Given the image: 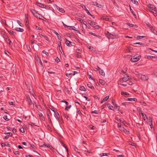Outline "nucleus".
I'll use <instances>...</instances> for the list:
<instances>
[{"label": "nucleus", "mask_w": 157, "mask_h": 157, "mask_svg": "<svg viewBox=\"0 0 157 157\" xmlns=\"http://www.w3.org/2000/svg\"><path fill=\"white\" fill-rule=\"evenodd\" d=\"M89 21V22L88 23L91 26H92L93 27L95 26L96 23L95 22L93 21Z\"/></svg>", "instance_id": "obj_17"}, {"label": "nucleus", "mask_w": 157, "mask_h": 157, "mask_svg": "<svg viewBox=\"0 0 157 157\" xmlns=\"http://www.w3.org/2000/svg\"><path fill=\"white\" fill-rule=\"evenodd\" d=\"M107 106H108V108L111 109V110H112V109L113 108V107L112 105L111 104H108V105H107Z\"/></svg>", "instance_id": "obj_37"}, {"label": "nucleus", "mask_w": 157, "mask_h": 157, "mask_svg": "<svg viewBox=\"0 0 157 157\" xmlns=\"http://www.w3.org/2000/svg\"><path fill=\"white\" fill-rule=\"evenodd\" d=\"M17 22L18 23V24L19 25L21 26L22 27L23 26V25L19 21H17Z\"/></svg>", "instance_id": "obj_47"}, {"label": "nucleus", "mask_w": 157, "mask_h": 157, "mask_svg": "<svg viewBox=\"0 0 157 157\" xmlns=\"http://www.w3.org/2000/svg\"><path fill=\"white\" fill-rule=\"evenodd\" d=\"M148 7L150 8L149 10H151V9H155V7L154 6L151 4H149L148 5Z\"/></svg>", "instance_id": "obj_25"}, {"label": "nucleus", "mask_w": 157, "mask_h": 157, "mask_svg": "<svg viewBox=\"0 0 157 157\" xmlns=\"http://www.w3.org/2000/svg\"><path fill=\"white\" fill-rule=\"evenodd\" d=\"M49 108L54 113L56 112V111L55 110V108L53 106H50Z\"/></svg>", "instance_id": "obj_41"}, {"label": "nucleus", "mask_w": 157, "mask_h": 157, "mask_svg": "<svg viewBox=\"0 0 157 157\" xmlns=\"http://www.w3.org/2000/svg\"><path fill=\"white\" fill-rule=\"evenodd\" d=\"M15 30L17 31L20 32H23L24 31V29H23L20 28H16L15 29Z\"/></svg>", "instance_id": "obj_24"}, {"label": "nucleus", "mask_w": 157, "mask_h": 157, "mask_svg": "<svg viewBox=\"0 0 157 157\" xmlns=\"http://www.w3.org/2000/svg\"><path fill=\"white\" fill-rule=\"evenodd\" d=\"M101 18L102 19L106 21H108L109 19L108 17L106 16L102 17H101Z\"/></svg>", "instance_id": "obj_27"}, {"label": "nucleus", "mask_w": 157, "mask_h": 157, "mask_svg": "<svg viewBox=\"0 0 157 157\" xmlns=\"http://www.w3.org/2000/svg\"><path fill=\"white\" fill-rule=\"evenodd\" d=\"M99 82L103 86H105L106 85V82L103 80L100 79L99 80Z\"/></svg>", "instance_id": "obj_13"}, {"label": "nucleus", "mask_w": 157, "mask_h": 157, "mask_svg": "<svg viewBox=\"0 0 157 157\" xmlns=\"http://www.w3.org/2000/svg\"><path fill=\"white\" fill-rule=\"evenodd\" d=\"M149 121L150 122V126L151 128L152 129L153 128L152 126V118L151 117H149Z\"/></svg>", "instance_id": "obj_8"}, {"label": "nucleus", "mask_w": 157, "mask_h": 157, "mask_svg": "<svg viewBox=\"0 0 157 157\" xmlns=\"http://www.w3.org/2000/svg\"><path fill=\"white\" fill-rule=\"evenodd\" d=\"M51 150H52V151L55 152L56 153V152H57V151L56 149L55 148H53L52 147L50 149Z\"/></svg>", "instance_id": "obj_38"}, {"label": "nucleus", "mask_w": 157, "mask_h": 157, "mask_svg": "<svg viewBox=\"0 0 157 157\" xmlns=\"http://www.w3.org/2000/svg\"><path fill=\"white\" fill-rule=\"evenodd\" d=\"M76 20L79 21L81 23H82V22H84L83 21L82 19L79 18L78 17H76Z\"/></svg>", "instance_id": "obj_36"}, {"label": "nucleus", "mask_w": 157, "mask_h": 157, "mask_svg": "<svg viewBox=\"0 0 157 157\" xmlns=\"http://www.w3.org/2000/svg\"><path fill=\"white\" fill-rule=\"evenodd\" d=\"M149 10L150 12H152L154 14H156L157 15V12L156 11V10H154L152 9H151V10Z\"/></svg>", "instance_id": "obj_33"}, {"label": "nucleus", "mask_w": 157, "mask_h": 157, "mask_svg": "<svg viewBox=\"0 0 157 157\" xmlns=\"http://www.w3.org/2000/svg\"><path fill=\"white\" fill-rule=\"evenodd\" d=\"M61 102H64L67 105H68V102L67 101H63V100H62L61 101Z\"/></svg>", "instance_id": "obj_57"}, {"label": "nucleus", "mask_w": 157, "mask_h": 157, "mask_svg": "<svg viewBox=\"0 0 157 157\" xmlns=\"http://www.w3.org/2000/svg\"><path fill=\"white\" fill-rule=\"evenodd\" d=\"M140 59L139 56H135L131 59V61L132 62H136L138 61Z\"/></svg>", "instance_id": "obj_3"}, {"label": "nucleus", "mask_w": 157, "mask_h": 157, "mask_svg": "<svg viewBox=\"0 0 157 157\" xmlns=\"http://www.w3.org/2000/svg\"><path fill=\"white\" fill-rule=\"evenodd\" d=\"M54 113L55 114V117L58 120V121H61L62 119L60 117V116H59V113L56 111V112Z\"/></svg>", "instance_id": "obj_5"}, {"label": "nucleus", "mask_w": 157, "mask_h": 157, "mask_svg": "<svg viewBox=\"0 0 157 157\" xmlns=\"http://www.w3.org/2000/svg\"><path fill=\"white\" fill-rule=\"evenodd\" d=\"M44 8H45L46 9H48V10H52L53 11V12H54V10L52 8V9H51V8L49 6H47L46 5H45V6L44 7Z\"/></svg>", "instance_id": "obj_29"}, {"label": "nucleus", "mask_w": 157, "mask_h": 157, "mask_svg": "<svg viewBox=\"0 0 157 157\" xmlns=\"http://www.w3.org/2000/svg\"><path fill=\"white\" fill-rule=\"evenodd\" d=\"M121 131H123L126 134H128L129 132L128 131H127L126 129L124 128H121V129L120 130Z\"/></svg>", "instance_id": "obj_28"}, {"label": "nucleus", "mask_w": 157, "mask_h": 157, "mask_svg": "<svg viewBox=\"0 0 157 157\" xmlns=\"http://www.w3.org/2000/svg\"><path fill=\"white\" fill-rule=\"evenodd\" d=\"M42 146L44 147H47L49 148L50 149L52 147V146L49 144H43Z\"/></svg>", "instance_id": "obj_20"}, {"label": "nucleus", "mask_w": 157, "mask_h": 157, "mask_svg": "<svg viewBox=\"0 0 157 157\" xmlns=\"http://www.w3.org/2000/svg\"><path fill=\"white\" fill-rule=\"evenodd\" d=\"M27 48L28 51L29 52H31V49L30 47L27 46Z\"/></svg>", "instance_id": "obj_56"}, {"label": "nucleus", "mask_w": 157, "mask_h": 157, "mask_svg": "<svg viewBox=\"0 0 157 157\" xmlns=\"http://www.w3.org/2000/svg\"><path fill=\"white\" fill-rule=\"evenodd\" d=\"M98 69L99 70V73L101 75L104 76L105 75V73L104 72V71L101 69L99 67H98Z\"/></svg>", "instance_id": "obj_12"}, {"label": "nucleus", "mask_w": 157, "mask_h": 157, "mask_svg": "<svg viewBox=\"0 0 157 157\" xmlns=\"http://www.w3.org/2000/svg\"><path fill=\"white\" fill-rule=\"evenodd\" d=\"M71 105H69L67 106H67L65 108V110L66 111H68V109H70L71 107Z\"/></svg>", "instance_id": "obj_40"}, {"label": "nucleus", "mask_w": 157, "mask_h": 157, "mask_svg": "<svg viewBox=\"0 0 157 157\" xmlns=\"http://www.w3.org/2000/svg\"><path fill=\"white\" fill-rule=\"evenodd\" d=\"M27 100L29 105H31L33 104L31 99L29 97H27Z\"/></svg>", "instance_id": "obj_14"}, {"label": "nucleus", "mask_w": 157, "mask_h": 157, "mask_svg": "<svg viewBox=\"0 0 157 157\" xmlns=\"http://www.w3.org/2000/svg\"><path fill=\"white\" fill-rule=\"evenodd\" d=\"M82 8L86 11V12L87 13V14H90V12L86 9V6L84 5H83L82 6Z\"/></svg>", "instance_id": "obj_19"}, {"label": "nucleus", "mask_w": 157, "mask_h": 157, "mask_svg": "<svg viewBox=\"0 0 157 157\" xmlns=\"http://www.w3.org/2000/svg\"><path fill=\"white\" fill-rule=\"evenodd\" d=\"M100 156L101 157H102L103 156H105V155H107V153H102V154H101L100 155Z\"/></svg>", "instance_id": "obj_50"}, {"label": "nucleus", "mask_w": 157, "mask_h": 157, "mask_svg": "<svg viewBox=\"0 0 157 157\" xmlns=\"http://www.w3.org/2000/svg\"><path fill=\"white\" fill-rule=\"evenodd\" d=\"M72 74L71 73H69V74H67V73L66 74V75L68 77H71V75Z\"/></svg>", "instance_id": "obj_59"}, {"label": "nucleus", "mask_w": 157, "mask_h": 157, "mask_svg": "<svg viewBox=\"0 0 157 157\" xmlns=\"http://www.w3.org/2000/svg\"><path fill=\"white\" fill-rule=\"evenodd\" d=\"M130 10L131 12L133 15L134 16H136V15L135 13L131 9V8L130 7Z\"/></svg>", "instance_id": "obj_46"}, {"label": "nucleus", "mask_w": 157, "mask_h": 157, "mask_svg": "<svg viewBox=\"0 0 157 157\" xmlns=\"http://www.w3.org/2000/svg\"><path fill=\"white\" fill-rule=\"evenodd\" d=\"M42 52L43 53L45 54L46 55L48 56L49 55V53L48 52H47L44 50Z\"/></svg>", "instance_id": "obj_61"}, {"label": "nucleus", "mask_w": 157, "mask_h": 157, "mask_svg": "<svg viewBox=\"0 0 157 157\" xmlns=\"http://www.w3.org/2000/svg\"><path fill=\"white\" fill-rule=\"evenodd\" d=\"M94 28H95V29H98L100 28V26L98 25H95V26L94 27Z\"/></svg>", "instance_id": "obj_49"}, {"label": "nucleus", "mask_w": 157, "mask_h": 157, "mask_svg": "<svg viewBox=\"0 0 157 157\" xmlns=\"http://www.w3.org/2000/svg\"><path fill=\"white\" fill-rule=\"evenodd\" d=\"M55 61L57 62V63H59L60 61V60L58 58V57H57L55 59Z\"/></svg>", "instance_id": "obj_54"}, {"label": "nucleus", "mask_w": 157, "mask_h": 157, "mask_svg": "<svg viewBox=\"0 0 157 157\" xmlns=\"http://www.w3.org/2000/svg\"><path fill=\"white\" fill-rule=\"evenodd\" d=\"M140 79L146 81L148 79V78L144 75H142L140 76Z\"/></svg>", "instance_id": "obj_9"}, {"label": "nucleus", "mask_w": 157, "mask_h": 157, "mask_svg": "<svg viewBox=\"0 0 157 157\" xmlns=\"http://www.w3.org/2000/svg\"><path fill=\"white\" fill-rule=\"evenodd\" d=\"M147 26L151 30H152V29L153 28L151 25L149 23H147L146 24Z\"/></svg>", "instance_id": "obj_39"}, {"label": "nucleus", "mask_w": 157, "mask_h": 157, "mask_svg": "<svg viewBox=\"0 0 157 157\" xmlns=\"http://www.w3.org/2000/svg\"><path fill=\"white\" fill-rule=\"evenodd\" d=\"M107 37L108 38L113 39L118 38L119 36L117 34H112L107 32Z\"/></svg>", "instance_id": "obj_2"}, {"label": "nucleus", "mask_w": 157, "mask_h": 157, "mask_svg": "<svg viewBox=\"0 0 157 157\" xmlns=\"http://www.w3.org/2000/svg\"><path fill=\"white\" fill-rule=\"evenodd\" d=\"M92 113H94L96 114H98V112H97V111L96 110H95L94 111H93L91 112Z\"/></svg>", "instance_id": "obj_60"}, {"label": "nucleus", "mask_w": 157, "mask_h": 157, "mask_svg": "<svg viewBox=\"0 0 157 157\" xmlns=\"http://www.w3.org/2000/svg\"><path fill=\"white\" fill-rule=\"evenodd\" d=\"M116 120L118 121V122H120L121 123H122L123 124L125 125V124H127L126 122H125L122 119H120L118 118H116Z\"/></svg>", "instance_id": "obj_15"}, {"label": "nucleus", "mask_w": 157, "mask_h": 157, "mask_svg": "<svg viewBox=\"0 0 157 157\" xmlns=\"http://www.w3.org/2000/svg\"><path fill=\"white\" fill-rule=\"evenodd\" d=\"M145 58H147V59H151L152 58H155V57L154 56H145Z\"/></svg>", "instance_id": "obj_35"}, {"label": "nucleus", "mask_w": 157, "mask_h": 157, "mask_svg": "<svg viewBox=\"0 0 157 157\" xmlns=\"http://www.w3.org/2000/svg\"><path fill=\"white\" fill-rule=\"evenodd\" d=\"M92 5L94 6H96L97 4V2H92Z\"/></svg>", "instance_id": "obj_64"}, {"label": "nucleus", "mask_w": 157, "mask_h": 157, "mask_svg": "<svg viewBox=\"0 0 157 157\" xmlns=\"http://www.w3.org/2000/svg\"><path fill=\"white\" fill-rule=\"evenodd\" d=\"M129 144L132 146H135V144L132 142H131V141H130L129 142Z\"/></svg>", "instance_id": "obj_53"}, {"label": "nucleus", "mask_w": 157, "mask_h": 157, "mask_svg": "<svg viewBox=\"0 0 157 157\" xmlns=\"http://www.w3.org/2000/svg\"><path fill=\"white\" fill-rule=\"evenodd\" d=\"M133 50V48L130 46H129L128 47V48L126 50L128 52H130Z\"/></svg>", "instance_id": "obj_21"}, {"label": "nucleus", "mask_w": 157, "mask_h": 157, "mask_svg": "<svg viewBox=\"0 0 157 157\" xmlns=\"http://www.w3.org/2000/svg\"><path fill=\"white\" fill-rule=\"evenodd\" d=\"M140 114L142 116L143 119L145 121H147L148 119L145 114H144L143 113H142L141 112Z\"/></svg>", "instance_id": "obj_10"}, {"label": "nucleus", "mask_w": 157, "mask_h": 157, "mask_svg": "<svg viewBox=\"0 0 157 157\" xmlns=\"http://www.w3.org/2000/svg\"><path fill=\"white\" fill-rule=\"evenodd\" d=\"M9 33L11 35H13L14 36V32H13V31L12 30H10L9 32Z\"/></svg>", "instance_id": "obj_48"}, {"label": "nucleus", "mask_w": 157, "mask_h": 157, "mask_svg": "<svg viewBox=\"0 0 157 157\" xmlns=\"http://www.w3.org/2000/svg\"><path fill=\"white\" fill-rule=\"evenodd\" d=\"M127 101H136L137 100L136 98H127L126 99Z\"/></svg>", "instance_id": "obj_22"}, {"label": "nucleus", "mask_w": 157, "mask_h": 157, "mask_svg": "<svg viewBox=\"0 0 157 157\" xmlns=\"http://www.w3.org/2000/svg\"><path fill=\"white\" fill-rule=\"evenodd\" d=\"M55 6L57 10L59 12L62 13H64L65 12L64 9L63 8H60V7L58 6L57 5H56Z\"/></svg>", "instance_id": "obj_7"}, {"label": "nucleus", "mask_w": 157, "mask_h": 157, "mask_svg": "<svg viewBox=\"0 0 157 157\" xmlns=\"http://www.w3.org/2000/svg\"><path fill=\"white\" fill-rule=\"evenodd\" d=\"M134 44H140V45H144V44L143 43H140V42H136V43H134Z\"/></svg>", "instance_id": "obj_51"}, {"label": "nucleus", "mask_w": 157, "mask_h": 157, "mask_svg": "<svg viewBox=\"0 0 157 157\" xmlns=\"http://www.w3.org/2000/svg\"><path fill=\"white\" fill-rule=\"evenodd\" d=\"M44 37L46 40L49 41V40L47 36H44Z\"/></svg>", "instance_id": "obj_52"}, {"label": "nucleus", "mask_w": 157, "mask_h": 157, "mask_svg": "<svg viewBox=\"0 0 157 157\" xmlns=\"http://www.w3.org/2000/svg\"><path fill=\"white\" fill-rule=\"evenodd\" d=\"M51 113V112L49 110H47V116L48 118H49V117H50L49 115V113Z\"/></svg>", "instance_id": "obj_42"}, {"label": "nucleus", "mask_w": 157, "mask_h": 157, "mask_svg": "<svg viewBox=\"0 0 157 157\" xmlns=\"http://www.w3.org/2000/svg\"><path fill=\"white\" fill-rule=\"evenodd\" d=\"M89 33L90 34H91L92 35H93L96 36H98V35H96L94 33H92V32H90Z\"/></svg>", "instance_id": "obj_62"}, {"label": "nucleus", "mask_w": 157, "mask_h": 157, "mask_svg": "<svg viewBox=\"0 0 157 157\" xmlns=\"http://www.w3.org/2000/svg\"><path fill=\"white\" fill-rule=\"evenodd\" d=\"M79 90L81 91H86V88L83 86L80 87Z\"/></svg>", "instance_id": "obj_32"}, {"label": "nucleus", "mask_w": 157, "mask_h": 157, "mask_svg": "<svg viewBox=\"0 0 157 157\" xmlns=\"http://www.w3.org/2000/svg\"><path fill=\"white\" fill-rule=\"evenodd\" d=\"M4 38L6 40V41H9V43L10 45H12V43L11 41L10 40V38H9L8 36L5 34H4Z\"/></svg>", "instance_id": "obj_6"}, {"label": "nucleus", "mask_w": 157, "mask_h": 157, "mask_svg": "<svg viewBox=\"0 0 157 157\" xmlns=\"http://www.w3.org/2000/svg\"><path fill=\"white\" fill-rule=\"evenodd\" d=\"M39 115L40 117H42L43 118H44V117L42 113H40L39 114Z\"/></svg>", "instance_id": "obj_63"}, {"label": "nucleus", "mask_w": 157, "mask_h": 157, "mask_svg": "<svg viewBox=\"0 0 157 157\" xmlns=\"http://www.w3.org/2000/svg\"><path fill=\"white\" fill-rule=\"evenodd\" d=\"M115 108L116 109H118V110L119 109V108H120V107L118 106H117V105L116 104L115 105Z\"/></svg>", "instance_id": "obj_58"}, {"label": "nucleus", "mask_w": 157, "mask_h": 157, "mask_svg": "<svg viewBox=\"0 0 157 157\" xmlns=\"http://www.w3.org/2000/svg\"><path fill=\"white\" fill-rule=\"evenodd\" d=\"M121 95H128L129 94L127 92H124L123 91H122L121 93Z\"/></svg>", "instance_id": "obj_34"}, {"label": "nucleus", "mask_w": 157, "mask_h": 157, "mask_svg": "<svg viewBox=\"0 0 157 157\" xmlns=\"http://www.w3.org/2000/svg\"><path fill=\"white\" fill-rule=\"evenodd\" d=\"M109 96H107L105 97L102 100L101 102V103L102 104L103 103V102L106 101L109 99Z\"/></svg>", "instance_id": "obj_18"}, {"label": "nucleus", "mask_w": 157, "mask_h": 157, "mask_svg": "<svg viewBox=\"0 0 157 157\" xmlns=\"http://www.w3.org/2000/svg\"><path fill=\"white\" fill-rule=\"evenodd\" d=\"M144 37V36H138L137 37V39H142V38H143Z\"/></svg>", "instance_id": "obj_45"}, {"label": "nucleus", "mask_w": 157, "mask_h": 157, "mask_svg": "<svg viewBox=\"0 0 157 157\" xmlns=\"http://www.w3.org/2000/svg\"><path fill=\"white\" fill-rule=\"evenodd\" d=\"M87 86L88 87L91 88V89H94V87L93 86H92L91 84L90 83H88L87 84Z\"/></svg>", "instance_id": "obj_23"}, {"label": "nucleus", "mask_w": 157, "mask_h": 157, "mask_svg": "<svg viewBox=\"0 0 157 157\" xmlns=\"http://www.w3.org/2000/svg\"><path fill=\"white\" fill-rule=\"evenodd\" d=\"M129 79V76H126L123 77L120 80V82L122 83L123 82H126Z\"/></svg>", "instance_id": "obj_4"}, {"label": "nucleus", "mask_w": 157, "mask_h": 157, "mask_svg": "<svg viewBox=\"0 0 157 157\" xmlns=\"http://www.w3.org/2000/svg\"><path fill=\"white\" fill-rule=\"evenodd\" d=\"M127 25H129V26H130V27H134V28H137V26L136 25H133L132 24H130V23H127Z\"/></svg>", "instance_id": "obj_31"}, {"label": "nucleus", "mask_w": 157, "mask_h": 157, "mask_svg": "<svg viewBox=\"0 0 157 157\" xmlns=\"http://www.w3.org/2000/svg\"><path fill=\"white\" fill-rule=\"evenodd\" d=\"M97 7H98L99 8H101L102 7V6L100 4H98L97 3V4L96 5Z\"/></svg>", "instance_id": "obj_55"}, {"label": "nucleus", "mask_w": 157, "mask_h": 157, "mask_svg": "<svg viewBox=\"0 0 157 157\" xmlns=\"http://www.w3.org/2000/svg\"><path fill=\"white\" fill-rule=\"evenodd\" d=\"M3 119L6 121H8L9 120V119L7 118V117L6 115H5L3 117Z\"/></svg>", "instance_id": "obj_43"}, {"label": "nucleus", "mask_w": 157, "mask_h": 157, "mask_svg": "<svg viewBox=\"0 0 157 157\" xmlns=\"http://www.w3.org/2000/svg\"><path fill=\"white\" fill-rule=\"evenodd\" d=\"M54 33L56 35L58 39H60L61 38L60 35L59 34L55 31V30L54 31Z\"/></svg>", "instance_id": "obj_26"}, {"label": "nucleus", "mask_w": 157, "mask_h": 157, "mask_svg": "<svg viewBox=\"0 0 157 157\" xmlns=\"http://www.w3.org/2000/svg\"><path fill=\"white\" fill-rule=\"evenodd\" d=\"M19 131L20 132H21L23 133H24L25 132L24 129L23 128H20Z\"/></svg>", "instance_id": "obj_44"}, {"label": "nucleus", "mask_w": 157, "mask_h": 157, "mask_svg": "<svg viewBox=\"0 0 157 157\" xmlns=\"http://www.w3.org/2000/svg\"><path fill=\"white\" fill-rule=\"evenodd\" d=\"M30 10L32 14L36 18L40 19H42V18H44L43 17L41 16L40 14L38 13L36 11L33 9H30Z\"/></svg>", "instance_id": "obj_1"}, {"label": "nucleus", "mask_w": 157, "mask_h": 157, "mask_svg": "<svg viewBox=\"0 0 157 157\" xmlns=\"http://www.w3.org/2000/svg\"><path fill=\"white\" fill-rule=\"evenodd\" d=\"M70 43L71 42L67 40L66 41V44L68 46H72V44Z\"/></svg>", "instance_id": "obj_30"}, {"label": "nucleus", "mask_w": 157, "mask_h": 157, "mask_svg": "<svg viewBox=\"0 0 157 157\" xmlns=\"http://www.w3.org/2000/svg\"><path fill=\"white\" fill-rule=\"evenodd\" d=\"M36 62H37V63L38 64H40V65H41V67L42 68H43L44 66H43V64L42 62L40 60V59H39L38 57L37 58H36Z\"/></svg>", "instance_id": "obj_11"}, {"label": "nucleus", "mask_w": 157, "mask_h": 157, "mask_svg": "<svg viewBox=\"0 0 157 157\" xmlns=\"http://www.w3.org/2000/svg\"><path fill=\"white\" fill-rule=\"evenodd\" d=\"M36 5H37V6H38L41 8H44V7L45 6V5H44L42 4H41L40 3H39V2H36Z\"/></svg>", "instance_id": "obj_16"}]
</instances>
